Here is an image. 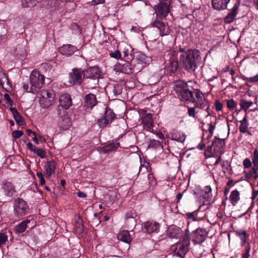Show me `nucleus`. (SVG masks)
<instances>
[{
  "mask_svg": "<svg viewBox=\"0 0 258 258\" xmlns=\"http://www.w3.org/2000/svg\"><path fill=\"white\" fill-rule=\"evenodd\" d=\"M188 114L189 116L195 117V109L194 107L189 108L188 109Z\"/></svg>",
  "mask_w": 258,
  "mask_h": 258,
  "instance_id": "6e6d98bb",
  "label": "nucleus"
},
{
  "mask_svg": "<svg viewBox=\"0 0 258 258\" xmlns=\"http://www.w3.org/2000/svg\"><path fill=\"white\" fill-rule=\"evenodd\" d=\"M252 104L253 102L251 101L243 100L241 101L240 105L243 109H245L246 110L250 107Z\"/></svg>",
  "mask_w": 258,
  "mask_h": 258,
  "instance_id": "ea45409f",
  "label": "nucleus"
},
{
  "mask_svg": "<svg viewBox=\"0 0 258 258\" xmlns=\"http://www.w3.org/2000/svg\"><path fill=\"white\" fill-rule=\"evenodd\" d=\"M205 145L204 143H201L198 146V148L202 150L204 149Z\"/></svg>",
  "mask_w": 258,
  "mask_h": 258,
  "instance_id": "69168bd1",
  "label": "nucleus"
},
{
  "mask_svg": "<svg viewBox=\"0 0 258 258\" xmlns=\"http://www.w3.org/2000/svg\"><path fill=\"white\" fill-rule=\"evenodd\" d=\"M128 53L129 52L127 49L124 50L123 51V56L124 57L127 56L128 55Z\"/></svg>",
  "mask_w": 258,
  "mask_h": 258,
  "instance_id": "774afa93",
  "label": "nucleus"
},
{
  "mask_svg": "<svg viewBox=\"0 0 258 258\" xmlns=\"http://www.w3.org/2000/svg\"><path fill=\"white\" fill-rule=\"evenodd\" d=\"M118 239L126 243H130L132 240L131 236L128 231H122L117 236Z\"/></svg>",
  "mask_w": 258,
  "mask_h": 258,
  "instance_id": "bb28decb",
  "label": "nucleus"
},
{
  "mask_svg": "<svg viewBox=\"0 0 258 258\" xmlns=\"http://www.w3.org/2000/svg\"><path fill=\"white\" fill-rule=\"evenodd\" d=\"M212 5L215 10H224L226 9V0H212Z\"/></svg>",
  "mask_w": 258,
  "mask_h": 258,
  "instance_id": "a878e982",
  "label": "nucleus"
},
{
  "mask_svg": "<svg viewBox=\"0 0 258 258\" xmlns=\"http://www.w3.org/2000/svg\"><path fill=\"white\" fill-rule=\"evenodd\" d=\"M228 71H229V73H230V75L231 77V79L234 81V77H233V76L235 75V72L234 70H232V69H229V67L227 66V72Z\"/></svg>",
  "mask_w": 258,
  "mask_h": 258,
  "instance_id": "4d7b16f0",
  "label": "nucleus"
},
{
  "mask_svg": "<svg viewBox=\"0 0 258 258\" xmlns=\"http://www.w3.org/2000/svg\"><path fill=\"white\" fill-rule=\"evenodd\" d=\"M174 90L181 101L186 103H194L195 107L205 108L208 115L209 114L208 101L199 90H190L187 83L179 81L176 83Z\"/></svg>",
  "mask_w": 258,
  "mask_h": 258,
  "instance_id": "f257e3e1",
  "label": "nucleus"
},
{
  "mask_svg": "<svg viewBox=\"0 0 258 258\" xmlns=\"http://www.w3.org/2000/svg\"><path fill=\"white\" fill-rule=\"evenodd\" d=\"M246 80L250 83L258 82V74L254 77L247 78Z\"/></svg>",
  "mask_w": 258,
  "mask_h": 258,
  "instance_id": "864d4df0",
  "label": "nucleus"
},
{
  "mask_svg": "<svg viewBox=\"0 0 258 258\" xmlns=\"http://www.w3.org/2000/svg\"><path fill=\"white\" fill-rule=\"evenodd\" d=\"M100 77V70L98 67H90L84 71V77L92 79H96Z\"/></svg>",
  "mask_w": 258,
  "mask_h": 258,
  "instance_id": "dca6fc26",
  "label": "nucleus"
},
{
  "mask_svg": "<svg viewBox=\"0 0 258 258\" xmlns=\"http://www.w3.org/2000/svg\"><path fill=\"white\" fill-rule=\"evenodd\" d=\"M181 231L180 229L176 227H170L168 230V235L172 238L176 237L177 234H179Z\"/></svg>",
  "mask_w": 258,
  "mask_h": 258,
  "instance_id": "e433bc0d",
  "label": "nucleus"
},
{
  "mask_svg": "<svg viewBox=\"0 0 258 258\" xmlns=\"http://www.w3.org/2000/svg\"><path fill=\"white\" fill-rule=\"evenodd\" d=\"M27 148L33 152L36 148V147L34 146L31 143H28L27 145Z\"/></svg>",
  "mask_w": 258,
  "mask_h": 258,
  "instance_id": "bf43d9fd",
  "label": "nucleus"
},
{
  "mask_svg": "<svg viewBox=\"0 0 258 258\" xmlns=\"http://www.w3.org/2000/svg\"><path fill=\"white\" fill-rule=\"evenodd\" d=\"M190 241L187 236H184L182 240L175 245L174 253L180 257H184L189 249Z\"/></svg>",
  "mask_w": 258,
  "mask_h": 258,
  "instance_id": "39448f33",
  "label": "nucleus"
},
{
  "mask_svg": "<svg viewBox=\"0 0 258 258\" xmlns=\"http://www.w3.org/2000/svg\"><path fill=\"white\" fill-rule=\"evenodd\" d=\"M208 232L204 228H198L192 232L193 242L197 244H201L206 239Z\"/></svg>",
  "mask_w": 258,
  "mask_h": 258,
  "instance_id": "1a4fd4ad",
  "label": "nucleus"
},
{
  "mask_svg": "<svg viewBox=\"0 0 258 258\" xmlns=\"http://www.w3.org/2000/svg\"><path fill=\"white\" fill-rule=\"evenodd\" d=\"M72 123L70 117L68 115L61 117L58 123V126L60 130H67L72 126Z\"/></svg>",
  "mask_w": 258,
  "mask_h": 258,
  "instance_id": "a211bd4d",
  "label": "nucleus"
},
{
  "mask_svg": "<svg viewBox=\"0 0 258 258\" xmlns=\"http://www.w3.org/2000/svg\"><path fill=\"white\" fill-rule=\"evenodd\" d=\"M119 146L120 144L118 142L111 143L103 147L102 150L105 153L111 152L117 149Z\"/></svg>",
  "mask_w": 258,
  "mask_h": 258,
  "instance_id": "473e14b6",
  "label": "nucleus"
},
{
  "mask_svg": "<svg viewBox=\"0 0 258 258\" xmlns=\"http://www.w3.org/2000/svg\"><path fill=\"white\" fill-rule=\"evenodd\" d=\"M112 92L115 96L118 95L122 92V88L119 85H113Z\"/></svg>",
  "mask_w": 258,
  "mask_h": 258,
  "instance_id": "37998d69",
  "label": "nucleus"
},
{
  "mask_svg": "<svg viewBox=\"0 0 258 258\" xmlns=\"http://www.w3.org/2000/svg\"><path fill=\"white\" fill-rule=\"evenodd\" d=\"M235 232L236 235L240 237L242 243H245L249 236V234L244 230H240L236 231Z\"/></svg>",
  "mask_w": 258,
  "mask_h": 258,
  "instance_id": "f704fd0d",
  "label": "nucleus"
},
{
  "mask_svg": "<svg viewBox=\"0 0 258 258\" xmlns=\"http://www.w3.org/2000/svg\"><path fill=\"white\" fill-rule=\"evenodd\" d=\"M115 118V114L111 109H106L104 116L103 118H99L98 123L100 127H104L109 124Z\"/></svg>",
  "mask_w": 258,
  "mask_h": 258,
  "instance_id": "9d476101",
  "label": "nucleus"
},
{
  "mask_svg": "<svg viewBox=\"0 0 258 258\" xmlns=\"http://www.w3.org/2000/svg\"><path fill=\"white\" fill-rule=\"evenodd\" d=\"M4 99L7 101L8 103L10 105H11V106L13 105V102L8 94H5L4 95Z\"/></svg>",
  "mask_w": 258,
  "mask_h": 258,
  "instance_id": "603ef678",
  "label": "nucleus"
},
{
  "mask_svg": "<svg viewBox=\"0 0 258 258\" xmlns=\"http://www.w3.org/2000/svg\"><path fill=\"white\" fill-rule=\"evenodd\" d=\"M159 224L152 221H148L143 224L144 230L149 233H158L159 231Z\"/></svg>",
  "mask_w": 258,
  "mask_h": 258,
  "instance_id": "4468645a",
  "label": "nucleus"
},
{
  "mask_svg": "<svg viewBox=\"0 0 258 258\" xmlns=\"http://www.w3.org/2000/svg\"><path fill=\"white\" fill-rule=\"evenodd\" d=\"M257 170H258V167H253L252 168V171L253 173L252 177L254 180H256L258 178V174H257Z\"/></svg>",
  "mask_w": 258,
  "mask_h": 258,
  "instance_id": "5fc2aeb1",
  "label": "nucleus"
},
{
  "mask_svg": "<svg viewBox=\"0 0 258 258\" xmlns=\"http://www.w3.org/2000/svg\"><path fill=\"white\" fill-rule=\"evenodd\" d=\"M239 199L240 197L239 191L236 189L233 190L231 192L230 196L229 197V200L231 203V204L233 206H235Z\"/></svg>",
  "mask_w": 258,
  "mask_h": 258,
  "instance_id": "7c9ffc66",
  "label": "nucleus"
},
{
  "mask_svg": "<svg viewBox=\"0 0 258 258\" xmlns=\"http://www.w3.org/2000/svg\"><path fill=\"white\" fill-rule=\"evenodd\" d=\"M211 187L206 186L200 191L199 199L203 203V205H207L212 198Z\"/></svg>",
  "mask_w": 258,
  "mask_h": 258,
  "instance_id": "f8f14e48",
  "label": "nucleus"
},
{
  "mask_svg": "<svg viewBox=\"0 0 258 258\" xmlns=\"http://www.w3.org/2000/svg\"><path fill=\"white\" fill-rule=\"evenodd\" d=\"M183 196L182 193H178L176 196V198L178 200L177 202H179V200L182 198Z\"/></svg>",
  "mask_w": 258,
  "mask_h": 258,
  "instance_id": "338daca9",
  "label": "nucleus"
},
{
  "mask_svg": "<svg viewBox=\"0 0 258 258\" xmlns=\"http://www.w3.org/2000/svg\"><path fill=\"white\" fill-rule=\"evenodd\" d=\"M23 135L22 131H15L12 133V136L15 139H18Z\"/></svg>",
  "mask_w": 258,
  "mask_h": 258,
  "instance_id": "49530a36",
  "label": "nucleus"
},
{
  "mask_svg": "<svg viewBox=\"0 0 258 258\" xmlns=\"http://www.w3.org/2000/svg\"><path fill=\"white\" fill-rule=\"evenodd\" d=\"M29 222H30L29 220H26L22 221L20 223H19L15 227V230L16 232L19 233L24 232L26 230V229L27 227V224Z\"/></svg>",
  "mask_w": 258,
  "mask_h": 258,
  "instance_id": "2f4dec72",
  "label": "nucleus"
},
{
  "mask_svg": "<svg viewBox=\"0 0 258 258\" xmlns=\"http://www.w3.org/2000/svg\"><path fill=\"white\" fill-rule=\"evenodd\" d=\"M14 207L15 214L18 216H23L27 214L29 211V208L27 203L20 198L15 201Z\"/></svg>",
  "mask_w": 258,
  "mask_h": 258,
  "instance_id": "423d86ee",
  "label": "nucleus"
},
{
  "mask_svg": "<svg viewBox=\"0 0 258 258\" xmlns=\"http://www.w3.org/2000/svg\"><path fill=\"white\" fill-rule=\"evenodd\" d=\"M75 229L77 233L80 234L83 231V226L80 221H77L75 224Z\"/></svg>",
  "mask_w": 258,
  "mask_h": 258,
  "instance_id": "a19ab883",
  "label": "nucleus"
},
{
  "mask_svg": "<svg viewBox=\"0 0 258 258\" xmlns=\"http://www.w3.org/2000/svg\"><path fill=\"white\" fill-rule=\"evenodd\" d=\"M139 113L140 115H142V122L144 127H146L148 130H150L153 125L152 114L146 113V111L144 109H141Z\"/></svg>",
  "mask_w": 258,
  "mask_h": 258,
  "instance_id": "9b49d317",
  "label": "nucleus"
},
{
  "mask_svg": "<svg viewBox=\"0 0 258 258\" xmlns=\"http://www.w3.org/2000/svg\"><path fill=\"white\" fill-rule=\"evenodd\" d=\"M33 152L42 159L46 157L45 151L40 148L36 147Z\"/></svg>",
  "mask_w": 258,
  "mask_h": 258,
  "instance_id": "4c0bfd02",
  "label": "nucleus"
},
{
  "mask_svg": "<svg viewBox=\"0 0 258 258\" xmlns=\"http://www.w3.org/2000/svg\"><path fill=\"white\" fill-rule=\"evenodd\" d=\"M155 20L151 23L150 25L152 27H156L159 30L161 36L167 35L170 33V29L167 25H166L162 21L157 18V15H156Z\"/></svg>",
  "mask_w": 258,
  "mask_h": 258,
  "instance_id": "6e6552de",
  "label": "nucleus"
},
{
  "mask_svg": "<svg viewBox=\"0 0 258 258\" xmlns=\"http://www.w3.org/2000/svg\"><path fill=\"white\" fill-rule=\"evenodd\" d=\"M250 251V246L248 244L246 247L245 252L242 254V258H249Z\"/></svg>",
  "mask_w": 258,
  "mask_h": 258,
  "instance_id": "09e8293b",
  "label": "nucleus"
},
{
  "mask_svg": "<svg viewBox=\"0 0 258 258\" xmlns=\"http://www.w3.org/2000/svg\"><path fill=\"white\" fill-rule=\"evenodd\" d=\"M105 2V0H92V5H97L98 4H102Z\"/></svg>",
  "mask_w": 258,
  "mask_h": 258,
  "instance_id": "680f3d73",
  "label": "nucleus"
},
{
  "mask_svg": "<svg viewBox=\"0 0 258 258\" xmlns=\"http://www.w3.org/2000/svg\"><path fill=\"white\" fill-rule=\"evenodd\" d=\"M122 70L125 74H132L134 72V67L131 63L126 62L123 65Z\"/></svg>",
  "mask_w": 258,
  "mask_h": 258,
  "instance_id": "c9c22d12",
  "label": "nucleus"
},
{
  "mask_svg": "<svg viewBox=\"0 0 258 258\" xmlns=\"http://www.w3.org/2000/svg\"><path fill=\"white\" fill-rule=\"evenodd\" d=\"M84 100L85 106L89 108H92L97 104L96 96L93 94L86 95Z\"/></svg>",
  "mask_w": 258,
  "mask_h": 258,
  "instance_id": "412c9836",
  "label": "nucleus"
},
{
  "mask_svg": "<svg viewBox=\"0 0 258 258\" xmlns=\"http://www.w3.org/2000/svg\"><path fill=\"white\" fill-rule=\"evenodd\" d=\"M10 110L17 123L19 125H23L25 123L23 117L20 115L17 110L15 108L11 107Z\"/></svg>",
  "mask_w": 258,
  "mask_h": 258,
  "instance_id": "393cba45",
  "label": "nucleus"
},
{
  "mask_svg": "<svg viewBox=\"0 0 258 258\" xmlns=\"http://www.w3.org/2000/svg\"><path fill=\"white\" fill-rule=\"evenodd\" d=\"M244 174L245 180H246L247 181H249V180H250L252 178L253 175V173H252V169L248 172L244 171Z\"/></svg>",
  "mask_w": 258,
  "mask_h": 258,
  "instance_id": "a18cd8bd",
  "label": "nucleus"
},
{
  "mask_svg": "<svg viewBox=\"0 0 258 258\" xmlns=\"http://www.w3.org/2000/svg\"><path fill=\"white\" fill-rule=\"evenodd\" d=\"M186 139L185 135L177 130H173L171 133V139L178 142L183 143Z\"/></svg>",
  "mask_w": 258,
  "mask_h": 258,
  "instance_id": "5701e85b",
  "label": "nucleus"
},
{
  "mask_svg": "<svg viewBox=\"0 0 258 258\" xmlns=\"http://www.w3.org/2000/svg\"><path fill=\"white\" fill-rule=\"evenodd\" d=\"M45 77L39 71H33L30 75L29 83L24 84L23 89L29 93L35 94L43 86Z\"/></svg>",
  "mask_w": 258,
  "mask_h": 258,
  "instance_id": "7ed1b4c3",
  "label": "nucleus"
},
{
  "mask_svg": "<svg viewBox=\"0 0 258 258\" xmlns=\"http://www.w3.org/2000/svg\"><path fill=\"white\" fill-rule=\"evenodd\" d=\"M84 71L80 69H75L70 73L69 82L71 84L80 85L83 80Z\"/></svg>",
  "mask_w": 258,
  "mask_h": 258,
  "instance_id": "0eeeda50",
  "label": "nucleus"
},
{
  "mask_svg": "<svg viewBox=\"0 0 258 258\" xmlns=\"http://www.w3.org/2000/svg\"><path fill=\"white\" fill-rule=\"evenodd\" d=\"M136 59L138 63L144 64L148 63L150 59L143 53H139L137 54Z\"/></svg>",
  "mask_w": 258,
  "mask_h": 258,
  "instance_id": "72a5a7b5",
  "label": "nucleus"
},
{
  "mask_svg": "<svg viewBox=\"0 0 258 258\" xmlns=\"http://www.w3.org/2000/svg\"><path fill=\"white\" fill-rule=\"evenodd\" d=\"M46 175L49 178L54 173L55 164L53 160L47 161L44 167Z\"/></svg>",
  "mask_w": 258,
  "mask_h": 258,
  "instance_id": "4be33fe9",
  "label": "nucleus"
},
{
  "mask_svg": "<svg viewBox=\"0 0 258 258\" xmlns=\"http://www.w3.org/2000/svg\"><path fill=\"white\" fill-rule=\"evenodd\" d=\"M8 240V235L4 232L0 233V246L5 245Z\"/></svg>",
  "mask_w": 258,
  "mask_h": 258,
  "instance_id": "58836bf2",
  "label": "nucleus"
},
{
  "mask_svg": "<svg viewBox=\"0 0 258 258\" xmlns=\"http://www.w3.org/2000/svg\"><path fill=\"white\" fill-rule=\"evenodd\" d=\"M77 48L71 44H66L62 45L59 48V52L64 55L70 56L73 54L76 50Z\"/></svg>",
  "mask_w": 258,
  "mask_h": 258,
  "instance_id": "aec40b11",
  "label": "nucleus"
},
{
  "mask_svg": "<svg viewBox=\"0 0 258 258\" xmlns=\"http://www.w3.org/2000/svg\"><path fill=\"white\" fill-rule=\"evenodd\" d=\"M209 125V128H208V131H209V134H210V135L212 136V135L213 134V131H214V128H215V126L211 123H210Z\"/></svg>",
  "mask_w": 258,
  "mask_h": 258,
  "instance_id": "13d9d810",
  "label": "nucleus"
},
{
  "mask_svg": "<svg viewBox=\"0 0 258 258\" xmlns=\"http://www.w3.org/2000/svg\"><path fill=\"white\" fill-rule=\"evenodd\" d=\"M243 165L245 168H249L251 166V162L248 158H245L243 161Z\"/></svg>",
  "mask_w": 258,
  "mask_h": 258,
  "instance_id": "8fccbe9b",
  "label": "nucleus"
},
{
  "mask_svg": "<svg viewBox=\"0 0 258 258\" xmlns=\"http://www.w3.org/2000/svg\"><path fill=\"white\" fill-rule=\"evenodd\" d=\"M154 9L157 13L156 15H159L165 17L169 12V4L161 2L155 6Z\"/></svg>",
  "mask_w": 258,
  "mask_h": 258,
  "instance_id": "2eb2a0df",
  "label": "nucleus"
},
{
  "mask_svg": "<svg viewBox=\"0 0 258 258\" xmlns=\"http://www.w3.org/2000/svg\"><path fill=\"white\" fill-rule=\"evenodd\" d=\"M55 93L51 90H42L41 91V97L39 103L43 108H48L54 102Z\"/></svg>",
  "mask_w": 258,
  "mask_h": 258,
  "instance_id": "20e7f679",
  "label": "nucleus"
},
{
  "mask_svg": "<svg viewBox=\"0 0 258 258\" xmlns=\"http://www.w3.org/2000/svg\"><path fill=\"white\" fill-rule=\"evenodd\" d=\"M225 139H221L216 138L213 142L212 146L215 152H219L220 154H223L225 152Z\"/></svg>",
  "mask_w": 258,
  "mask_h": 258,
  "instance_id": "f3484780",
  "label": "nucleus"
},
{
  "mask_svg": "<svg viewBox=\"0 0 258 258\" xmlns=\"http://www.w3.org/2000/svg\"><path fill=\"white\" fill-rule=\"evenodd\" d=\"M0 85L6 90L10 89V84L6 74L3 71L0 72Z\"/></svg>",
  "mask_w": 258,
  "mask_h": 258,
  "instance_id": "c85d7f7f",
  "label": "nucleus"
},
{
  "mask_svg": "<svg viewBox=\"0 0 258 258\" xmlns=\"http://www.w3.org/2000/svg\"><path fill=\"white\" fill-rule=\"evenodd\" d=\"M77 195L79 197L83 198H86L87 196L86 194L83 192H79L77 193Z\"/></svg>",
  "mask_w": 258,
  "mask_h": 258,
  "instance_id": "0e129e2a",
  "label": "nucleus"
},
{
  "mask_svg": "<svg viewBox=\"0 0 258 258\" xmlns=\"http://www.w3.org/2000/svg\"><path fill=\"white\" fill-rule=\"evenodd\" d=\"M238 7V3L235 4L230 12L227 15V23H230L235 20L237 14Z\"/></svg>",
  "mask_w": 258,
  "mask_h": 258,
  "instance_id": "b1692460",
  "label": "nucleus"
},
{
  "mask_svg": "<svg viewBox=\"0 0 258 258\" xmlns=\"http://www.w3.org/2000/svg\"><path fill=\"white\" fill-rule=\"evenodd\" d=\"M236 105V103L234 102L233 99H231L229 100H227V107L229 109L234 108Z\"/></svg>",
  "mask_w": 258,
  "mask_h": 258,
  "instance_id": "de8ad7c7",
  "label": "nucleus"
},
{
  "mask_svg": "<svg viewBox=\"0 0 258 258\" xmlns=\"http://www.w3.org/2000/svg\"><path fill=\"white\" fill-rule=\"evenodd\" d=\"M215 109L217 111H222L223 107V104L219 100H215L214 102Z\"/></svg>",
  "mask_w": 258,
  "mask_h": 258,
  "instance_id": "c03bdc74",
  "label": "nucleus"
},
{
  "mask_svg": "<svg viewBox=\"0 0 258 258\" xmlns=\"http://www.w3.org/2000/svg\"><path fill=\"white\" fill-rule=\"evenodd\" d=\"M59 102L60 105L65 109L69 108L72 104L71 96L68 93L61 95L59 97Z\"/></svg>",
  "mask_w": 258,
  "mask_h": 258,
  "instance_id": "6ab92c4d",
  "label": "nucleus"
},
{
  "mask_svg": "<svg viewBox=\"0 0 258 258\" xmlns=\"http://www.w3.org/2000/svg\"><path fill=\"white\" fill-rule=\"evenodd\" d=\"M252 163L253 164V167H258V150L257 149L254 150Z\"/></svg>",
  "mask_w": 258,
  "mask_h": 258,
  "instance_id": "79ce46f5",
  "label": "nucleus"
},
{
  "mask_svg": "<svg viewBox=\"0 0 258 258\" xmlns=\"http://www.w3.org/2000/svg\"><path fill=\"white\" fill-rule=\"evenodd\" d=\"M110 55L111 57L118 59L121 57V53L119 50H116L113 53H111Z\"/></svg>",
  "mask_w": 258,
  "mask_h": 258,
  "instance_id": "3c124183",
  "label": "nucleus"
},
{
  "mask_svg": "<svg viewBox=\"0 0 258 258\" xmlns=\"http://www.w3.org/2000/svg\"><path fill=\"white\" fill-rule=\"evenodd\" d=\"M240 122V125L239 127V131L242 133H248L249 134H250V132L247 131V127L249 123L246 115Z\"/></svg>",
  "mask_w": 258,
  "mask_h": 258,
  "instance_id": "c756f323",
  "label": "nucleus"
},
{
  "mask_svg": "<svg viewBox=\"0 0 258 258\" xmlns=\"http://www.w3.org/2000/svg\"><path fill=\"white\" fill-rule=\"evenodd\" d=\"M200 52L197 49H188L180 55L179 60L183 68L189 72L197 68L196 62L200 58Z\"/></svg>",
  "mask_w": 258,
  "mask_h": 258,
  "instance_id": "f03ea898",
  "label": "nucleus"
},
{
  "mask_svg": "<svg viewBox=\"0 0 258 258\" xmlns=\"http://www.w3.org/2000/svg\"><path fill=\"white\" fill-rule=\"evenodd\" d=\"M178 67V63L177 60L172 58L170 60L167 66L166 71L172 74L176 71Z\"/></svg>",
  "mask_w": 258,
  "mask_h": 258,
  "instance_id": "cd10ccee",
  "label": "nucleus"
},
{
  "mask_svg": "<svg viewBox=\"0 0 258 258\" xmlns=\"http://www.w3.org/2000/svg\"><path fill=\"white\" fill-rule=\"evenodd\" d=\"M134 214L132 211L127 212L125 214L126 219L134 218Z\"/></svg>",
  "mask_w": 258,
  "mask_h": 258,
  "instance_id": "052dcab7",
  "label": "nucleus"
},
{
  "mask_svg": "<svg viewBox=\"0 0 258 258\" xmlns=\"http://www.w3.org/2000/svg\"><path fill=\"white\" fill-rule=\"evenodd\" d=\"M187 217L189 219H192L194 221L196 220V218L194 216V213H188L186 214Z\"/></svg>",
  "mask_w": 258,
  "mask_h": 258,
  "instance_id": "e2e57ef3",
  "label": "nucleus"
},
{
  "mask_svg": "<svg viewBox=\"0 0 258 258\" xmlns=\"http://www.w3.org/2000/svg\"><path fill=\"white\" fill-rule=\"evenodd\" d=\"M2 189L4 195L8 197H13L16 193L15 187L14 184L7 181H3L2 183Z\"/></svg>",
  "mask_w": 258,
  "mask_h": 258,
  "instance_id": "ddd939ff",
  "label": "nucleus"
}]
</instances>
